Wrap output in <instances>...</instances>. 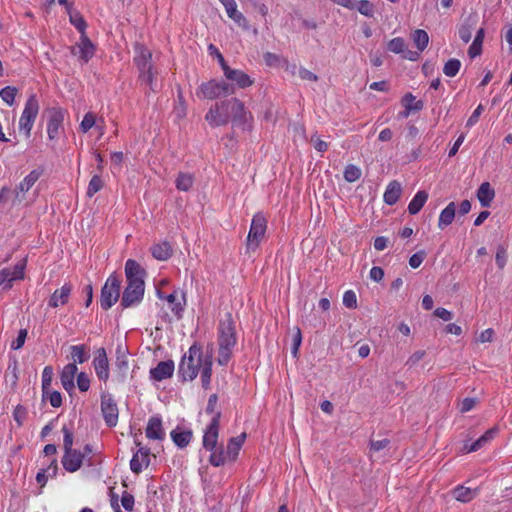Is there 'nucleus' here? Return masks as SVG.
Here are the masks:
<instances>
[{
  "instance_id": "43",
  "label": "nucleus",
  "mask_w": 512,
  "mask_h": 512,
  "mask_svg": "<svg viewBox=\"0 0 512 512\" xmlns=\"http://www.w3.org/2000/svg\"><path fill=\"white\" fill-rule=\"evenodd\" d=\"M460 68V60L456 58H451L444 64L443 73L448 77H454L458 74Z\"/></svg>"
},
{
  "instance_id": "7",
  "label": "nucleus",
  "mask_w": 512,
  "mask_h": 512,
  "mask_svg": "<svg viewBox=\"0 0 512 512\" xmlns=\"http://www.w3.org/2000/svg\"><path fill=\"white\" fill-rule=\"evenodd\" d=\"M39 112V103L36 98V95L32 94L29 96L28 100L25 103L24 110L19 120V128L20 130H24L26 136H30L31 129L33 127V123Z\"/></svg>"
},
{
  "instance_id": "19",
  "label": "nucleus",
  "mask_w": 512,
  "mask_h": 512,
  "mask_svg": "<svg viewBox=\"0 0 512 512\" xmlns=\"http://www.w3.org/2000/svg\"><path fill=\"white\" fill-rule=\"evenodd\" d=\"M174 362L172 360L161 361L156 367L150 370V378L155 381H162L171 378L174 373Z\"/></svg>"
},
{
  "instance_id": "6",
  "label": "nucleus",
  "mask_w": 512,
  "mask_h": 512,
  "mask_svg": "<svg viewBox=\"0 0 512 512\" xmlns=\"http://www.w3.org/2000/svg\"><path fill=\"white\" fill-rule=\"evenodd\" d=\"M267 221L264 215L257 213L253 216L250 230L247 236V251H255L265 235Z\"/></svg>"
},
{
  "instance_id": "28",
  "label": "nucleus",
  "mask_w": 512,
  "mask_h": 512,
  "mask_svg": "<svg viewBox=\"0 0 512 512\" xmlns=\"http://www.w3.org/2000/svg\"><path fill=\"white\" fill-rule=\"evenodd\" d=\"M456 214V205L454 202H450L440 213L438 220V227L443 230L450 224H452Z\"/></svg>"
},
{
  "instance_id": "64",
  "label": "nucleus",
  "mask_w": 512,
  "mask_h": 512,
  "mask_svg": "<svg viewBox=\"0 0 512 512\" xmlns=\"http://www.w3.org/2000/svg\"><path fill=\"white\" fill-rule=\"evenodd\" d=\"M476 403H477L476 398L468 397V398L463 399L461 402V405H460V412L466 413V412L472 410L475 407Z\"/></svg>"
},
{
  "instance_id": "20",
  "label": "nucleus",
  "mask_w": 512,
  "mask_h": 512,
  "mask_svg": "<svg viewBox=\"0 0 512 512\" xmlns=\"http://www.w3.org/2000/svg\"><path fill=\"white\" fill-rule=\"evenodd\" d=\"M42 175V170H32L15 188L16 198L21 201L24 198V194L28 192L32 186L38 181Z\"/></svg>"
},
{
  "instance_id": "60",
  "label": "nucleus",
  "mask_w": 512,
  "mask_h": 512,
  "mask_svg": "<svg viewBox=\"0 0 512 512\" xmlns=\"http://www.w3.org/2000/svg\"><path fill=\"white\" fill-rule=\"evenodd\" d=\"M77 385L81 392H86L90 388V379L84 372H80L77 376Z\"/></svg>"
},
{
  "instance_id": "8",
  "label": "nucleus",
  "mask_w": 512,
  "mask_h": 512,
  "mask_svg": "<svg viewBox=\"0 0 512 512\" xmlns=\"http://www.w3.org/2000/svg\"><path fill=\"white\" fill-rule=\"evenodd\" d=\"M147 275V271L133 259H128L125 263V276L127 280V286L134 287H145L144 278Z\"/></svg>"
},
{
  "instance_id": "21",
  "label": "nucleus",
  "mask_w": 512,
  "mask_h": 512,
  "mask_svg": "<svg viewBox=\"0 0 512 512\" xmlns=\"http://www.w3.org/2000/svg\"><path fill=\"white\" fill-rule=\"evenodd\" d=\"M135 53L134 63L138 70L151 68L153 66L152 53L144 45L137 43L135 45Z\"/></svg>"
},
{
  "instance_id": "62",
  "label": "nucleus",
  "mask_w": 512,
  "mask_h": 512,
  "mask_svg": "<svg viewBox=\"0 0 512 512\" xmlns=\"http://www.w3.org/2000/svg\"><path fill=\"white\" fill-rule=\"evenodd\" d=\"M426 355V352L424 350H418L414 352L406 361L405 366L408 368L414 367L419 361H421L424 356Z\"/></svg>"
},
{
  "instance_id": "36",
  "label": "nucleus",
  "mask_w": 512,
  "mask_h": 512,
  "mask_svg": "<svg viewBox=\"0 0 512 512\" xmlns=\"http://www.w3.org/2000/svg\"><path fill=\"white\" fill-rule=\"evenodd\" d=\"M498 428L493 427L489 430H487L479 439H477L475 442H473L470 447L468 448V452H474L478 449L482 448L487 442H489L491 439L494 438V436L497 434Z\"/></svg>"
},
{
  "instance_id": "37",
  "label": "nucleus",
  "mask_w": 512,
  "mask_h": 512,
  "mask_svg": "<svg viewBox=\"0 0 512 512\" xmlns=\"http://www.w3.org/2000/svg\"><path fill=\"white\" fill-rule=\"evenodd\" d=\"M26 258L20 260L16 265L13 267V270H10V277L7 279L8 284L5 286V288H11V282L13 280H22L25 276V267H26Z\"/></svg>"
},
{
  "instance_id": "14",
  "label": "nucleus",
  "mask_w": 512,
  "mask_h": 512,
  "mask_svg": "<svg viewBox=\"0 0 512 512\" xmlns=\"http://www.w3.org/2000/svg\"><path fill=\"white\" fill-rule=\"evenodd\" d=\"M93 367L99 380L106 383L109 379V361L105 348L101 347L95 352Z\"/></svg>"
},
{
  "instance_id": "54",
  "label": "nucleus",
  "mask_w": 512,
  "mask_h": 512,
  "mask_svg": "<svg viewBox=\"0 0 512 512\" xmlns=\"http://www.w3.org/2000/svg\"><path fill=\"white\" fill-rule=\"evenodd\" d=\"M495 261L499 269H503L507 261V250L504 246L499 245L497 247Z\"/></svg>"
},
{
  "instance_id": "63",
  "label": "nucleus",
  "mask_w": 512,
  "mask_h": 512,
  "mask_svg": "<svg viewBox=\"0 0 512 512\" xmlns=\"http://www.w3.org/2000/svg\"><path fill=\"white\" fill-rule=\"evenodd\" d=\"M45 398L49 399L52 407L58 408L62 405V396L58 391H52L45 395Z\"/></svg>"
},
{
  "instance_id": "15",
  "label": "nucleus",
  "mask_w": 512,
  "mask_h": 512,
  "mask_svg": "<svg viewBox=\"0 0 512 512\" xmlns=\"http://www.w3.org/2000/svg\"><path fill=\"white\" fill-rule=\"evenodd\" d=\"M85 459V454L79 450L65 451L61 463L67 472L74 473L78 471Z\"/></svg>"
},
{
  "instance_id": "56",
  "label": "nucleus",
  "mask_w": 512,
  "mask_h": 512,
  "mask_svg": "<svg viewBox=\"0 0 512 512\" xmlns=\"http://www.w3.org/2000/svg\"><path fill=\"white\" fill-rule=\"evenodd\" d=\"M212 354L204 355L201 363V375L212 376Z\"/></svg>"
},
{
  "instance_id": "11",
  "label": "nucleus",
  "mask_w": 512,
  "mask_h": 512,
  "mask_svg": "<svg viewBox=\"0 0 512 512\" xmlns=\"http://www.w3.org/2000/svg\"><path fill=\"white\" fill-rule=\"evenodd\" d=\"M251 119L252 115L246 110L244 103L238 98H232L231 121L233 125L245 129Z\"/></svg>"
},
{
  "instance_id": "5",
  "label": "nucleus",
  "mask_w": 512,
  "mask_h": 512,
  "mask_svg": "<svg viewBox=\"0 0 512 512\" xmlns=\"http://www.w3.org/2000/svg\"><path fill=\"white\" fill-rule=\"evenodd\" d=\"M234 91L235 89L233 85L229 83L224 81L217 82L216 80H210L200 85L197 95L205 99L213 100L218 97H226L231 95L234 93Z\"/></svg>"
},
{
  "instance_id": "16",
  "label": "nucleus",
  "mask_w": 512,
  "mask_h": 512,
  "mask_svg": "<svg viewBox=\"0 0 512 512\" xmlns=\"http://www.w3.org/2000/svg\"><path fill=\"white\" fill-rule=\"evenodd\" d=\"M145 287L126 286L123 291L121 303L122 308H129L138 305L144 297Z\"/></svg>"
},
{
  "instance_id": "50",
  "label": "nucleus",
  "mask_w": 512,
  "mask_h": 512,
  "mask_svg": "<svg viewBox=\"0 0 512 512\" xmlns=\"http://www.w3.org/2000/svg\"><path fill=\"white\" fill-rule=\"evenodd\" d=\"M103 185L104 183L101 177L99 175H94L89 182L87 196L93 197L97 192H99L102 189Z\"/></svg>"
},
{
  "instance_id": "1",
  "label": "nucleus",
  "mask_w": 512,
  "mask_h": 512,
  "mask_svg": "<svg viewBox=\"0 0 512 512\" xmlns=\"http://www.w3.org/2000/svg\"><path fill=\"white\" fill-rule=\"evenodd\" d=\"M237 343L236 327L230 312L225 313L219 320L218 325V344L219 355L218 363L222 366L228 364L231 359L232 349Z\"/></svg>"
},
{
  "instance_id": "44",
  "label": "nucleus",
  "mask_w": 512,
  "mask_h": 512,
  "mask_svg": "<svg viewBox=\"0 0 512 512\" xmlns=\"http://www.w3.org/2000/svg\"><path fill=\"white\" fill-rule=\"evenodd\" d=\"M53 369L51 366H46L42 372V391H43V399H45V395L49 393L52 383Z\"/></svg>"
},
{
  "instance_id": "61",
  "label": "nucleus",
  "mask_w": 512,
  "mask_h": 512,
  "mask_svg": "<svg viewBox=\"0 0 512 512\" xmlns=\"http://www.w3.org/2000/svg\"><path fill=\"white\" fill-rule=\"evenodd\" d=\"M27 334L28 332L26 329H20L17 338L11 344V348L13 350H19L22 348L27 338Z\"/></svg>"
},
{
  "instance_id": "58",
  "label": "nucleus",
  "mask_w": 512,
  "mask_h": 512,
  "mask_svg": "<svg viewBox=\"0 0 512 512\" xmlns=\"http://www.w3.org/2000/svg\"><path fill=\"white\" fill-rule=\"evenodd\" d=\"M134 496L127 491H124L121 497V504L126 511H133L134 508Z\"/></svg>"
},
{
  "instance_id": "30",
  "label": "nucleus",
  "mask_w": 512,
  "mask_h": 512,
  "mask_svg": "<svg viewBox=\"0 0 512 512\" xmlns=\"http://www.w3.org/2000/svg\"><path fill=\"white\" fill-rule=\"evenodd\" d=\"M170 436L179 448H185L192 439V431L191 430H181L179 427L172 430Z\"/></svg>"
},
{
  "instance_id": "12",
  "label": "nucleus",
  "mask_w": 512,
  "mask_h": 512,
  "mask_svg": "<svg viewBox=\"0 0 512 512\" xmlns=\"http://www.w3.org/2000/svg\"><path fill=\"white\" fill-rule=\"evenodd\" d=\"M135 444L138 447V450L133 454L130 461V469L133 473L140 474L143 466L147 467L150 464V449L143 447L137 440H135Z\"/></svg>"
},
{
  "instance_id": "31",
  "label": "nucleus",
  "mask_w": 512,
  "mask_h": 512,
  "mask_svg": "<svg viewBox=\"0 0 512 512\" xmlns=\"http://www.w3.org/2000/svg\"><path fill=\"white\" fill-rule=\"evenodd\" d=\"M478 493H479L478 488L471 489V488L464 487V486H457L452 492L453 497L457 501H460L463 503L473 500L478 495Z\"/></svg>"
},
{
  "instance_id": "49",
  "label": "nucleus",
  "mask_w": 512,
  "mask_h": 512,
  "mask_svg": "<svg viewBox=\"0 0 512 512\" xmlns=\"http://www.w3.org/2000/svg\"><path fill=\"white\" fill-rule=\"evenodd\" d=\"M405 48H406L405 40L401 37H396V38L391 39L387 45V49L390 52H393L395 54H400V53L405 52Z\"/></svg>"
},
{
  "instance_id": "27",
  "label": "nucleus",
  "mask_w": 512,
  "mask_h": 512,
  "mask_svg": "<svg viewBox=\"0 0 512 512\" xmlns=\"http://www.w3.org/2000/svg\"><path fill=\"white\" fill-rule=\"evenodd\" d=\"M495 197V190L491 187L489 182H483L477 190V198L482 207H490Z\"/></svg>"
},
{
  "instance_id": "40",
  "label": "nucleus",
  "mask_w": 512,
  "mask_h": 512,
  "mask_svg": "<svg viewBox=\"0 0 512 512\" xmlns=\"http://www.w3.org/2000/svg\"><path fill=\"white\" fill-rule=\"evenodd\" d=\"M412 40L420 52L424 51L429 43V35L425 30L417 29L412 33Z\"/></svg>"
},
{
  "instance_id": "9",
  "label": "nucleus",
  "mask_w": 512,
  "mask_h": 512,
  "mask_svg": "<svg viewBox=\"0 0 512 512\" xmlns=\"http://www.w3.org/2000/svg\"><path fill=\"white\" fill-rule=\"evenodd\" d=\"M101 412L108 427H115L117 425L119 411L111 395L105 393L101 395Z\"/></svg>"
},
{
  "instance_id": "4",
  "label": "nucleus",
  "mask_w": 512,
  "mask_h": 512,
  "mask_svg": "<svg viewBox=\"0 0 512 512\" xmlns=\"http://www.w3.org/2000/svg\"><path fill=\"white\" fill-rule=\"evenodd\" d=\"M121 279L112 273L101 289L100 305L103 310L110 309L120 297Z\"/></svg>"
},
{
  "instance_id": "26",
  "label": "nucleus",
  "mask_w": 512,
  "mask_h": 512,
  "mask_svg": "<svg viewBox=\"0 0 512 512\" xmlns=\"http://www.w3.org/2000/svg\"><path fill=\"white\" fill-rule=\"evenodd\" d=\"M222 5L225 7L227 15L239 26L247 28V20L244 15L237 10L235 0H223Z\"/></svg>"
},
{
  "instance_id": "24",
  "label": "nucleus",
  "mask_w": 512,
  "mask_h": 512,
  "mask_svg": "<svg viewBox=\"0 0 512 512\" xmlns=\"http://www.w3.org/2000/svg\"><path fill=\"white\" fill-rule=\"evenodd\" d=\"M224 75L228 80L235 82L240 88H246L253 84L250 76L242 70L226 68Z\"/></svg>"
},
{
  "instance_id": "57",
  "label": "nucleus",
  "mask_w": 512,
  "mask_h": 512,
  "mask_svg": "<svg viewBox=\"0 0 512 512\" xmlns=\"http://www.w3.org/2000/svg\"><path fill=\"white\" fill-rule=\"evenodd\" d=\"M343 304L349 309L357 307V297L354 291L348 290L343 295Z\"/></svg>"
},
{
  "instance_id": "53",
  "label": "nucleus",
  "mask_w": 512,
  "mask_h": 512,
  "mask_svg": "<svg viewBox=\"0 0 512 512\" xmlns=\"http://www.w3.org/2000/svg\"><path fill=\"white\" fill-rule=\"evenodd\" d=\"M62 432H63V448H64V452L65 451H69V450H74L73 449V439H74V435H73V432L67 427V426H63L62 428Z\"/></svg>"
},
{
  "instance_id": "59",
  "label": "nucleus",
  "mask_w": 512,
  "mask_h": 512,
  "mask_svg": "<svg viewBox=\"0 0 512 512\" xmlns=\"http://www.w3.org/2000/svg\"><path fill=\"white\" fill-rule=\"evenodd\" d=\"M425 257H426V252L424 250L418 251L410 257L409 265L412 268L416 269L422 264Z\"/></svg>"
},
{
  "instance_id": "29",
  "label": "nucleus",
  "mask_w": 512,
  "mask_h": 512,
  "mask_svg": "<svg viewBox=\"0 0 512 512\" xmlns=\"http://www.w3.org/2000/svg\"><path fill=\"white\" fill-rule=\"evenodd\" d=\"M401 193L400 183L397 181L390 182L384 193V202L388 205H394L399 200Z\"/></svg>"
},
{
  "instance_id": "52",
  "label": "nucleus",
  "mask_w": 512,
  "mask_h": 512,
  "mask_svg": "<svg viewBox=\"0 0 512 512\" xmlns=\"http://www.w3.org/2000/svg\"><path fill=\"white\" fill-rule=\"evenodd\" d=\"M357 10L366 17H372L374 14V5L368 0H360L357 3Z\"/></svg>"
},
{
  "instance_id": "13",
  "label": "nucleus",
  "mask_w": 512,
  "mask_h": 512,
  "mask_svg": "<svg viewBox=\"0 0 512 512\" xmlns=\"http://www.w3.org/2000/svg\"><path fill=\"white\" fill-rule=\"evenodd\" d=\"M95 50V45L86 33H83L80 37V42L71 47V54L79 55V59L87 63L94 56Z\"/></svg>"
},
{
  "instance_id": "35",
  "label": "nucleus",
  "mask_w": 512,
  "mask_h": 512,
  "mask_svg": "<svg viewBox=\"0 0 512 512\" xmlns=\"http://www.w3.org/2000/svg\"><path fill=\"white\" fill-rule=\"evenodd\" d=\"M475 20L471 17L467 18L458 28V34L460 39L464 43H468L472 37V30L475 26Z\"/></svg>"
},
{
  "instance_id": "23",
  "label": "nucleus",
  "mask_w": 512,
  "mask_h": 512,
  "mask_svg": "<svg viewBox=\"0 0 512 512\" xmlns=\"http://www.w3.org/2000/svg\"><path fill=\"white\" fill-rule=\"evenodd\" d=\"M78 368L75 363L67 364L60 376L61 384L67 392H71L75 388L74 377L77 374Z\"/></svg>"
},
{
  "instance_id": "25",
  "label": "nucleus",
  "mask_w": 512,
  "mask_h": 512,
  "mask_svg": "<svg viewBox=\"0 0 512 512\" xmlns=\"http://www.w3.org/2000/svg\"><path fill=\"white\" fill-rule=\"evenodd\" d=\"M146 436L153 440H163L165 433L162 427V420L160 417H151L146 427Z\"/></svg>"
},
{
  "instance_id": "42",
  "label": "nucleus",
  "mask_w": 512,
  "mask_h": 512,
  "mask_svg": "<svg viewBox=\"0 0 512 512\" xmlns=\"http://www.w3.org/2000/svg\"><path fill=\"white\" fill-rule=\"evenodd\" d=\"M138 71H139V80L141 81V83L148 85L150 87V89L154 91L153 81H154L155 75L157 74V72L154 69V66H152L151 68H146V69L138 70Z\"/></svg>"
},
{
  "instance_id": "32",
  "label": "nucleus",
  "mask_w": 512,
  "mask_h": 512,
  "mask_svg": "<svg viewBox=\"0 0 512 512\" xmlns=\"http://www.w3.org/2000/svg\"><path fill=\"white\" fill-rule=\"evenodd\" d=\"M427 199L428 193L425 190L418 191L408 205V212L411 215L419 213Z\"/></svg>"
},
{
  "instance_id": "17",
  "label": "nucleus",
  "mask_w": 512,
  "mask_h": 512,
  "mask_svg": "<svg viewBox=\"0 0 512 512\" xmlns=\"http://www.w3.org/2000/svg\"><path fill=\"white\" fill-rule=\"evenodd\" d=\"M49 120L47 124V133L49 139L53 140L58 137L59 130L62 128L64 121V113L59 108H51L48 110Z\"/></svg>"
},
{
  "instance_id": "55",
  "label": "nucleus",
  "mask_w": 512,
  "mask_h": 512,
  "mask_svg": "<svg viewBox=\"0 0 512 512\" xmlns=\"http://www.w3.org/2000/svg\"><path fill=\"white\" fill-rule=\"evenodd\" d=\"M96 117L92 112H88L84 115V118L80 124L82 132H88L95 125Z\"/></svg>"
},
{
  "instance_id": "33",
  "label": "nucleus",
  "mask_w": 512,
  "mask_h": 512,
  "mask_svg": "<svg viewBox=\"0 0 512 512\" xmlns=\"http://www.w3.org/2000/svg\"><path fill=\"white\" fill-rule=\"evenodd\" d=\"M152 256L160 261H165L172 256V247L168 242L155 244L151 247Z\"/></svg>"
},
{
  "instance_id": "48",
  "label": "nucleus",
  "mask_w": 512,
  "mask_h": 512,
  "mask_svg": "<svg viewBox=\"0 0 512 512\" xmlns=\"http://www.w3.org/2000/svg\"><path fill=\"white\" fill-rule=\"evenodd\" d=\"M17 92L18 90L16 87L6 86L0 90V97L5 103L11 106L14 103Z\"/></svg>"
},
{
  "instance_id": "22",
  "label": "nucleus",
  "mask_w": 512,
  "mask_h": 512,
  "mask_svg": "<svg viewBox=\"0 0 512 512\" xmlns=\"http://www.w3.org/2000/svg\"><path fill=\"white\" fill-rule=\"evenodd\" d=\"M71 291L72 287L70 284H64L60 289L55 290L49 299V307L57 308L59 305L67 304Z\"/></svg>"
},
{
  "instance_id": "46",
  "label": "nucleus",
  "mask_w": 512,
  "mask_h": 512,
  "mask_svg": "<svg viewBox=\"0 0 512 512\" xmlns=\"http://www.w3.org/2000/svg\"><path fill=\"white\" fill-rule=\"evenodd\" d=\"M70 16V22L75 26V28L83 35L85 33L87 24L84 18L81 16L79 12H71V9L68 10Z\"/></svg>"
},
{
  "instance_id": "51",
  "label": "nucleus",
  "mask_w": 512,
  "mask_h": 512,
  "mask_svg": "<svg viewBox=\"0 0 512 512\" xmlns=\"http://www.w3.org/2000/svg\"><path fill=\"white\" fill-rule=\"evenodd\" d=\"M209 462L215 467H219L225 463V454L222 447L212 450V453L209 457Z\"/></svg>"
},
{
  "instance_id": "2",
  "label": "nucleus",
  "mask_w": 512,
  "mask_h": 512,
  "mask_svg": "<svg viewBox=\"0 0 512 512\" xmlns=\"http://www.w3.org/2000/svg\"><path fill=\"white\" fill-rule=\"evenodd\" d=\"M203 357L201 346L194 343L179 363L178 376L182 381H192L197 377Z\"/></svg>"
},
{
  "instance_id": "39",
  "label": "nucleus",
  "mask_w": 512,
  "mask_h": 512,
  "mask_svg": "<svg viewBox=\"0 0 512 512\" xmlns=\"http://www.w3.org/2000/svg\"><path fill=\"white\" fill-rule=\"evenodd\" d=\"M246 439V433H242L241 435L237 437H232L227 445V454L232 456L233 459L236 458V456L239 453V450L241 449L244 441Z\"/></svg>"
},
{
  "instance_id": "47",
  "label": "nucleus",
  "mask_w": 512,
  "mask_h": 512,
  "mask_svg": "<svg viewBox=\"0 0 512 512\" xmlns=\"http://www.w3.org/2000/svg\"><path fill=\"white\" fill-rule=\"evenodd\" d=\"M361 175V169L353 164L347 165L344 170V179L350 183L360 179Z\"/></svg>"
},
{
  "instance_id": "18",
  "label": "nucleus",
  "mask_w": 512,
  "mask_h": 512,
  "mask_svg": "<svg viewBox=\"0 0 512 512\" xmlns=\"http://www.w3.org/2000/svg\"><path fill=\"white\" fill-rule=\"evenodd\" d=\"M115 367L117 380L124 382L127 379L129 363L127 350L121 346H118L116 350Z\"/></svg>"
},
{
  "instance_id": "45",
  "label": "nucleus",
  "mask_w": 512,
  "mask_h": 512,
  "mask_svg": "<svg viewBox=\"0 0 512 512\" xmlns=\"http://www.w3.org/2000/svg\"><path fill=\"white\" fill-rule=\"evenodd\" d=\"M390 443L391 441L387 438H384L382 440H371L369 447L370 456L373 457L374 455L387 449L390 446Z\"/></svg>"
},
{
  "instance_id": "3",
  "label": "nucleus",
  "mask_w": 512,
  "mask_h": 512,
  "mask_svg": "<svg viewBox=\"0 0 512 512\" xmlns=\"http://www.w3.org/2000/svg\"><path fill=\"white\" fill-rule=\"evenodd\" d=\"M232 98L212 105L206 113L205 120L211 127L225 126L231 120Z\"/></svg>"
},
{
  "instance_id": "10",
  "label": "nucleus",
  "mask_w": 512,
  "mask_h": 512,
  "mask_svg": "<svg viewBox=\"0 0 512 512\" xmlns=\"http://www.w3.org/2000/svg\"><path fill=\"white\" fill-rule=\"evenodd\" d=\"M221 412L217 411L213 418L211 419L210 424L205 430L203 436V447L207 450H214L218 441L219 434V425H220Z\"/></svg>"
},
{
  "instance_id": "34",
  "label": "nucleus",
  "mask_w": 512,
  "mask_h": 512,
  "mask_svg": "<svg viewBox=\"0 0 512 512\" xmlns=\"http://www.w3.org/2000/svg\"><path fill=\"white\" fill-rule=\"evenodd\" d=\"M157 295L159 298H161V299L165 298L168 301V303L171 305L172 312H174V314L177 316L178 319H180L182 317V312L184 310V307H183L184 304H182L181 301L178 300L176 291H174L173 293H171L167 296H164L163 293L160 290H158Z\"/></svg>"
},
{
  "instance_id": "38",
  "label": "nucleus",
  "mask_w": 512,
  "mask_h": 512,
  "mask_svg": "<svg viewBox=\"0 0 512 512\" xmlns=\"http://www.w3.org/2000/svg\"><path fill=\"white\" fill-rule=\"evenodd\" d=\"M71 357L74 360V363L82 364L86 362L90 355L88 353V349L85 345H73L70 347Z\"/></svg>"
},
{
  "instance_id": "41",
  "label": "nucleus",
  "mask_w": 512,
  "mask_h": 512,
  "mask_svg": "<svg viewBox=\"0 0 512 512\" xmlns=\"http://www.w3.org/2000/svg\"><path fill=\"white\" fill-rule=\"evenodd\" d=\"M194 182V177L189 173H179L175 184L176 188L181 191H189Z\"/></svg>"
}]
</instances>
